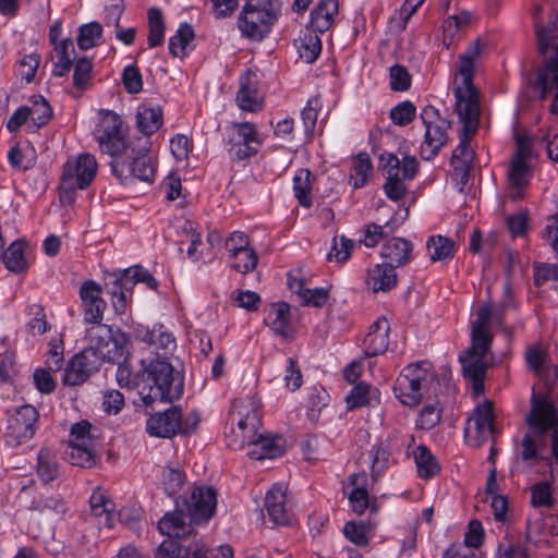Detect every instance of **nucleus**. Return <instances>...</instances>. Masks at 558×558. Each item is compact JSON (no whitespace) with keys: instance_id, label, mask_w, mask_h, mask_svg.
I'll return each instance as SVG.
<instances>
[{"instance_id":"nucleus-1","label":"nucleus","mask_w":558,"mask_h":558,"mask_svg":"<svg viewBox=\"0 0 558 558\" xmlns=\"http://www.w3.org/2000/svg\"><path fill=\"white\" fill-rule=\"evenodd\" d=\"M525 423L529 430L521 439L519 457L529 465L544 461L550 480L531 487V501L534 507L551 508L555 504L551 484L558 473V408L547 396L534 393Z\"/></svg>"},{"instance_id":"nucleus-13","label":"nucleus","mask_w":558,"mask_h":558,"mask_svg":"<svg viewBox=\"0 0 558 558\" xmlns=\"http://www.w3.org/2000/svg\"><path fill=\"white\" fill-rule=\"evenodd\" d=\"M39 412L31 404H24L14 410L8 421L5 439L12 446H19L31 440L38 427Z\"/></svg>"},{"instance_id":"nucleus-36","label":"nucleus","mask_w":558,"mask_h":558,"mask_svg":"<svg viewBox=\"0 0 558 558\" xmlns=\"http://www.w3.org/2000/svg\"><path fill=\"white\" fill-rule=\"evenodd\" d=\"M53 50L57 61L53 64L52 74L62 77L66 75L72 68V56L75 52L73 41L70 38L63 39L59 45L54 46Z\"/></svg>"},{"instance_id":"nucleus-54","label":"nucleus","mask_w":558,"mask_h":558,"mask_svg":"<svg viewBox=\"0 0 558 558\" xmlns=\"http://www.w3.org/2000/svg\"><path fill=\"white\" fill-rule=\"evenodd\" d=\"M416 114L415 106L407 100L402 101L390 110V119L397 125L404 126L411 123Z\"/></svg>"},{"instance_id":"nucleus-41","label":"nucleus","mask_w":558,"mask_h":558,"mask_svg":"<svg viewBox=\"0 0 558 558\" xmlns=\"http://www.w3.org/2000/svg\"><path fill=\"white\" fill-rule=\"evenodd\" d=\"M427 250L432 262L447 260L454 255V242L446 236H430Z\"/></svg>"},{"instance_id":"nucleus-28","label":"nucleus","mask_w":558,"mask_h":558,"mask_svg":"<svg viewBox=\"0 0 558 558\" xmlns=\"http://www.w3.org/2000/svg\"><path fill=\"white\" fill-rule=\"evenodd\" d=\"M338 0H318L315 9L311 13V29L324 33L330 28L333 17L338 13Z\"/></svg>"},{"instance_id":"nucleus-52","label":"nucleus","mask_w":558,"mask_h":558,"mask_svg":"<svg viewBox=\"0 0 558 558\" xmlns=\"http://www.w3.org/2000/svg\"><path fill=\"white\" fill-rule=\"evenodd\" d=\"M89 504L93 515L104 518V523L110 527L112 502L102 493L95 492L89 498Z\"/></svg>"},{"instance_id":"nucleus-20","label":"nucleus","mask_w":558,"mask_h":558,"mask_svg":"<svg viewBox=\"0 0 558 558\" xmlns=\"http://www.w3.org/2000/svg\"><path fill=\"white\" fill-rule=\"evenodd\" d=\"M112 168L119 177L128 171L133 178L148 183L153 182L156 177V165L147 154H141L136 157L128 155L125 158L116 160Z\"/></svg>"},{"instance_id":"nucleus-44","label":"nucleus","mask_w":558,"mask_h":558,"mask_svg":"<svg viewBox=\"0 0 558 558\" xmlns=\"http://www.w3.org/2000/svg\"><path fill=\"white\" fill-rule=\"evenodd\" d=\"M37 474L43 482L49 483L58 476V464L54 453L48 449L43 448L37 457Z\"/></svg>"},{"instance_id":"nucleus-47","label":"nucleus","mask_w":558,"mask_h":558,"mask_svg":"<svg viewBox=\"0 0 558 558\" xmlns=\"http://www.w3.org/2000/svg\"><path fill=\"white\" fill-rule=\"evenodd\" d=\"M7 268L13 272H23L28 265L24 257V247L21 242H13L4 252L2 258Z\"/></svg>"},{"instance_id":"nucleus-24","label":"nucleus","mask_w":558,"mask_h":558,"mask_svg":"<svg viewBox=\"0 0 558 558\" xmlns=\"http://www.w3.org/2000/svg\"><path fill=\"white\" fill-rule=\"evenodd\" d=\"M256 84L255 73L246 71L241 75L240 88L236 93V102L242 110L255 112L262 109L263 100Z\"/></svg>"},{"instance_id":"nucleus-19","label":"nucleus","mask_w":558,"mask_h":558,"mask_svg":"<svg viewBox=\"0 0 558 558\" xmlns=\"http://www.w3.org/2000/svg\"><path fill=\"white\" fill-rule=\"evenodd\" d=\"M186 505L191 522L199 524L207 521L216 510V492L210 487H195Z\"/></svg>"},{"instance_id":"nucleus-39","label":"nucleus","mask_w":558,"mask_h":558,"mask_svg":"<svg viewBox=\"0 0 558 558\" xmlns=\"http://www.w3.org/2000/svg\"><path fill=\"white\" fill-rule=\"evenodd\" d=\"M128 339L125 333L116 331L112 336L111 340L107 342L102 349L96 353L98 355L100 363L104 361L108 362H118L121 360L124 354L128 352L126 349Z\"/></svg>"},{"instance_id":"nucleus-29","label":"nucleus","mask_w":558,"mask_h":558,"mask_svg":"<svg viewBox=\"0 0 558 558\" xmlns=\"http://www.w3.org/2000/svg\"><path fill=\"white\" fill-rule=\"evenodd\" d=\"M531 178V168L527 162L520 160H512L508 171V179L510 184V197L512 199L522 198L524 189L529 184Z\"/></svg>"},{"instance_id":"nucleus-15","label":"nucleus","mask_w":558,"mask_h":558,"mask_svg":"<svg viewBox=\"0 0 558 558\" xmlns=\"http://www.w3.org/2000/svg\"><path fill=\"white\" fill-rule=\"evenodd\" d=\"M194 416V424L191 428L182 425L181 410L172 407L163 412L151 415L146 423V432L150 436L168 438L174 436L179 432L190 433L196 428L198 417Z\"/></svg>"},{"instance_id":"nucleus-23","label":"nucleus","mask_w":558,"mask_h":558,"mask_svg":"<svg viewBox=\"0 0 558 558\" xmlns=\"http://www.w3.org/2000/svg\"><path fill=\"white\" fill-rule=\"evenodd\" d=\"M389 322L385 317H379L369 327V331L363 340L364 354L368 357L383 354L389 345Z\"/></svg>"},{"instance_id":"nucleus-3","label":"nucleus","mask_w":558,"mask_h":558,"mask_svg":"<svg viewBox=\"0 0 558 558\" xmlns=\"http://www.w3.org/2000/svg\"><path fill=\"white\" fill-rule=\"evenodd\" d=\"M230 417L236 427L228 435V446L246 449V454L255 460L275 459L283 454V439L259 433L262 412L259 400L246 396L233 401Z\"/></svg>"},{"instance_id":"nucleus-40","label":"nucleus","mask_w":558,"mask_h":558,"mask_svg":"<svg viewBox=\"0 0 558 558\" xmlns=\"http://www.w3.org/2000/svg\"><path fill=\"white\" fill-rule=\"evenodd\" d=\"M194 37L195 33L193 27L187 23H182L169 40L170 53L173 57H185L187 53V47Z\"/></svg>"},{"instance_id":"nucleus-2","label":"nucleus","mask_w":558,"mask_h":558,"mask_svg":"<svg viewBox=\"0 0 558 558\" xmlns=\"http://www.w3.org/2000/svg\"><path fill=\"white\" fill-rule=\"evenodd\" d=\"M481 52L482 43L476 39L459 56L453 82L454 111L462 123V130L459 145L451 157V165L463 175H468L472 166L474 150L470 147V141L477 132L481 114L480 94L473 84L475 61Z\"/></svg>"},{"instance_id":"nucleus-34","label":"nucleus","mask_w":558,"mask_h":558,"mask_svg":"<svg viewBox=\"0 0 558 558\" xmlns=\"http://www.w3.org/2000/svg\"><path fill=\"white\" fill-rule=\"evenodd\" d=\"M25 106L29 120L36 129L43 128L52 118V109L49 102L40 95L31 97L28 104Z\"/></svg>"},{"instance_id":"nucleus-57","label":"nucleus","mask_w":558,"mask_h":558,"mask_svg":"<svg viewBox=\"0 0 558 558\" xmlns=\"http://www.w3.org/2000/svg\"><path fill=\"white\" fill-rule=\"evenodd\" d=\"M92 429L93 426L87 421H81L74 424L71 428V439L69 442L97 446V440L92 433Z\"/></svg>"},{"instance_id":"nucleus-33","label":"nucleus","mask_w":558,"mask_h":558,"mask_svg":"<svg viewBox=\"0 0 558 558\" xmlns=\"http://www.w3.org/2000/svg\"><path fill=\"white\" fill-rule=\"evenodd\" d=\"M314 177L308 169H299L293 177V191L299 204L303 207L312 205V189Z\"/></svg>"},{"instance_id":"nucleus-7","label":"nucleus","mask_w":558,"mask_h":558,"mask_svg":"<svg viewBox=\"0 0 558 558\" xmlns=\"http://www.w3.org/2000/svg\"><path fill=\"white\" fill-rule=\"evenodd\" d=\"M437 384V378L428 362H416L405 366L393 385L397 399L407 407H416L430 388Z\"/></svg>"},{"instance_id":"nucleus-4","label":"nucleus","mask_w":558,"mask_h":558,"mask_svg":"<svg viewBox=\"0 0 558 558\" xmlns=\"http://www.w3.org/2000/svg\"><path fill=\"white\" fill-rule=\"evenodd\" d=\"M471 323V347L460 356L463 376L472 381L475 398L484 392V379L489 366L488 355L493 342L490 331L492 308L481 305Z\"/></svg>"},{"instance_id":"nucleus-45","label":"nucleus","mask_w":558,"mask_h":558,"mask_svg":"<svg viewBox=\"0 0 558 558\" xmlns=\"http://www.w3.org/2000/svg\"><path fill=\"white\" fill-rule=\"evenodd\" d=\"M368 458L372 480L377 481L390 463V452L383 444H378L368 451Z\"/></svg>"},{"instance_id":"nucleus-46","label":"nucleus","mask_w":558,"mask_h":558,"mask_svg":"<svg viewBox=\"0 0 558 558\" xmlns=\"http://www.w3.org/2000/svg\"><path fill=\"white\" fill-rule=\"evenodd\" d=\"M148 46L155 48L163 43L165 38V24L161 11L156 8H151L148 11Z\"/></svg>"},{"instance_id":"nucleus-17","label":"nucleus","mask_w":558,"mask_h":558,"mask_svg":"<svg viewBox=\"0 0 558 558\" xmlns=\"http://www.w3.org/2000/svg\"><path fill=\"white\" fill-rule=\"evenodd\" d=\"M493 402L486 400L477 405L465 426V437L473 441L474 446H481L494 434Z\"/></svg>"},{"instance_id":"nucleus-60","label":"nucleus","mask_w":558,"mask_h":558,"mask_svg":"<svg viewBox=\"0 0 558 558\" xmlns=\"http://www.w3.org/2000/svg\"><path fill=\"white\" fill-rule=\"evenodd\" d=\"M441 417V410L436 404L425 405L416 420V426L421 429H432L436 426Z\"/></svg>"},{"instance_id":"nucleus-21","label":"nucleus","mask_w":558,"mask_h":558,"mask_svg":"<svg viewBox=\"0 0 558 558\" xmlns=\"http://www.w3.org/2000/svg\"><path fill=\"white\" fill-rule=\"evenodd\" d=\"M265 508L270 520L278 525H287L291 522V507L288 504L286 487L281 484L274 485L265 497Z\"/></svg>"},{"instance_id":"nucleus-61","label":"nucleus","mask_w":558,"mask_h":558,"mask_svg":"<svg viewBox=\"0 0 558 558\" xmlns=\"http://www.w3.org/2000/svg\"><path fill=\"white\" fill-rule=\"evenodd\" d=\"M534 283L543 286L548 281H558V265L548 263H535L533 265Z\"/></svg>"},{"instance_id":"nucleus-43","label":"nucleus","mask_w":558,"mask_h":558,"mask_svg":"<svg viewBox=\"0 0 558 558\" xmlns=\"http://www.w3.org/2000/svg\"><path fill=\"white\" fill-rule=\"evenodd\" d=\"M378 390L372 388L367 384H359L354 386L351 392L347 397L348 409L352 410L355 408L368 405L373 400L378 402Z\"/></svg>"},{"instance_id":"nucleus-42","label":"nucleus","mask_w":558,"mask_h":558,"mask_svg":"<svg viewBox=\"0 0 558 558\" xmlns=\"http://www.w3.org/2000/svg\"><path fill=\"white\" fill-rule=\"evenodd\" d=\"M414 459L421 477L429 478L439 472V465L426 446L421 445L416 448Z\"/></svg>"},{"instance_id":"nucleus-27","label":"nucleus","mask_w":558,"mask_h":558,"mask_svg":"<svg viewBox=\"0 0 558 558\" xmlns=\"http://www.w3.org/2000/svg\"><path fill=\"white\" fill-rule=\"evenodd\" d=\"M193 522L186 523L181 510L167 512L158 522L159 531L170 538H184L193 533Z\"/></svg>"},{"instance_id":"nucleus-31","label":"nucleus","mask_w":558,"mask_h":558,"mask_svg":"<svg viewBox=\"0 0 558 558\" xmlns=\"http://www.w3.org/2000/svg\"><path fill=\"white\" fill-rule=\"evenodd\" d=\"M350 484L353 486L349 495V500L352 510L356 514H362L369 506V496L366 489L367 475L363 473H355L350 476Z\"/></svg>"},{"instance_id":"nucleus-18","label":"nucleus","mask_w":558,"mask_h":558,"mask_svg":"<svg viewBox=\"0 0 558 558\" xmlns=\"http://www.w3.org/2000/svg\"><path fill=\"white\" fill-rule=\"evenodd\" d=\"M135 337L146 344L153 353L165 357L177 348L174 336L163 325H155L151 328L138 326L135 330Z\"/></svg>"},{"instance_id":"nucleus-53","label":"nucleus","mask_w":558,"mask_h":558,"mask_svg":"<svg viewBox=\"0 0 558 558\" xmlns=\"http://www.w3.org/2000/svg\"><path fill=\"white\" fill-rule=\"evenodd\" d=\"M64 345L60 337H54L49 342L46 364L49 371L58 372L61 369L64 360Z\"/></svg>"},{"instance_id":"nucleus-48","label":"nucleus","mask_w":558,"mask_h":558,"mask_svg":"<svg viewBox=\"0 0 558 558\" xmlns=\"http://www.w3.org/2000/svg\"><path fill=\"white\" fill-rule=\"evenodd\" d=\"M114 333L116 332L108 325H93L86 331V337L89 342V347L86 348V350H93L95 353L99 352L102 347H105L107 342L111 340Z\"/></svg>"},{"instance_id":"nucleus-32","label":"nucleus","mask_w":558,"mask_h":558,"mask_svg":"<svg viewBox=\"0 0 558 558\" xmlns=\"http://www.w3.org/2000/svg\"><path fill=\"white\" fill-rule=\"evenodd\" d=\"M265 322L277 335L282 337L289 336L291 332L289 304L284 302L274 304Z\"/></svg>"},{"instance_id":"nucleus-30","label":"nucleus","mask_w":558,"mask_h":558,"mask_svg":"<svg viewBox=\"0 0 558 558\" xmlns=\"http://www.w3.org/2000/svg\"><path fill=\"white\" fill-rule=\"evenodd\" d=\"M64 457L73 465L92 468L97 461V446L69 442Z\"/></svg>"},{"instance_id":"nucleus-26","label":"nucleus","mask_w":558,"mask_h":558,"mask_svg":"<svg viewBox=\"0 0 558 558\" xmlns=\"http://www.w3.org/2000/svg\"><path fill=\"white\" fill-rule=\"evenodd\" d=\"M397 272L391 265L377 264L367 270L366 286L373 292H387L397 286Z\"/></svg>"},{"instance_id":"nucleus-63","label":"nucleus","mask_w":558,"mask_h":558,"mask_svg":"<svg viewBox=\"0 0 558 558\" xmlns=\"http://www.w3.org/2000/svg\"><path fill=\"white\" fill-rule=\"evenodd\" d=\"M124 88L130 94H137L143 88L142 74L136 65H128L122 73Z\"/></svg>"},{"instance_id":"nucleus-6","label":"nucleus","mask_w":558,"mask_h":558,"mask_svg":"<svg viewBox=\"0 0 558 558\" xmlns=\"http://www.w3.org/2000/svg\"><path fill=\"white\" fill-rule=\"evenodd\" d=\"M142 401L151 405L156 400L173 401L183 392V378L167 357L142 360Z\"/></svg>"},{"instance_id":"nucleus-9","label":"nucleus","mask_w":558,"mask_h":558,"mask_svg":"<svg viewBox=\"0 0 558 558\" xmlns=\"http://www.w3.org/2000/svg\"><path fill=\"white\" fill-rule=\"evenodd\" d=\"M380 162L386 171L384 192L386 196L397 202L407 194L405 181L412 180L418 171V161L413 156H404L400 160L393 154H383Z\"/></svg>"},{"instance_id":"nucleus-62","label":"nucleus","mask_w":558,"mask_h":558,"mask_svg":"<svg viewBox=\"0 0 558 558\" xmlns=\"http://www.w3.org/2000/svg\"><path fill=\"white\" fill-rule=\"evenodd\" d=\"M162 483L169 496L175 495L184 483V473L178 469L166 468L162 472Z\"/></svg>"},{"instance_id":"nucleus-5","label":"nucleus","mask_w":558,"mask_h":558,"mask_svg":"<svg viewBox=\"0 0 558 558\" xmlns=\"http://www.w3.org/2000/svg\"><path fill=\"white\" fill-rule=\"evenodd\" d=\"M535 34L538 52L544 65L538 70L536 87L541 99L553 96L549 111L558 116V28L555 19L546 23L535 19Z\"/></svg>"},{"instance_id":"nucleus-59","label":"nucleus","mask_w":558,"mask_h":558,"mask_svg":"<svg viewBox=\"0 0 558 558\" xmlns=\"http://www.w3.org/2000/svg\"><path fill=\"white\" fill-rule=\"evenodd\" d=\"M40 57L37 53H31L28 56H24L19 62L16 66V73L27 83H31L36 75L37 69L39 66Z\"/></svg>"},{"instance_id":"nucleus-50","label":"nucleus","mask_w":558,"mask_h":558,"mask_svg":"<svg viewBox=\"0 0 558 558\" xmlns=\"http://www.w3.org/2000/svg\"><path fill=\"white\" fill-rule=\"evenodd\" d=\"M93 63L87 58H81L74 65L73 86L80 93L90 86Z\"/></svg>"},{"instance_id":"nucleus-35","label":"nucleus","mask_w":558,"mask_h":558,"mask_svg":"<svg viewBox=\"0 0 558 558\" xmlns=\"http://www.w3.org/2000/svg\"><path fill=\"white\" fill-rule=\"evenodd\" d=\"M137 128L144 135H151L162 125V111L160 107H143L136 114Z\"/></svg>"},{"instance_id":"nucleus-11","label":"nucleus","mask_w":558,"mask_h":558,"mask_svg":"<svg viewBox=\"0 0 558 558\" xmlns=\"http://www.w3.org/2000/svg\"><path fill=\"white\" fill-rule=\"evenodd\" d=\"M420 117L425 128L420 154L424 160H432L448 143V131L451 128V122L441 117L437 108L429 105L422 109Z\"/></svg>"},{"instance_id":"nucleus-51","label":"nucleus","mask_w":558,"mask_h":558,"mask_svg":"<svg viewBox=\"0 0 558 558\" xmlns=\"http://www.w3.org/2000/svg\"><path fill=\"white\" fill-rule=\"evenodd\" d=\"M116 377L120 387L136 388L142 397V368L134 374L132 367L126 362L119 363Z\"/></svg>"},{"instance_id":"nucleus-56","label":"nucleus","mask_w":558,"mask_h":558,"mask_svg":"<svg viewBox=\"0 0 558 558\" xmlns=\"http://www.w3.org/2000/svg\"><path fill=\"white\" fill-rule=\"evenodd\" d=\"M245 255L236 254L231 259V268L241 274L253 271L258 262V257L253 248L244 250Z\"/></svg>"},{"instance_id":"nucleus-14","label":"nucleus","mask_w":558,"mask_h":558,"mask_svg":"<svg viewBox=\"0 0 558 558\" xmlns=\"http://www.w3.org/2000/svg\"><path fill=\"white\" fill-rule=\"evenodd\" d=\"M229 154L232 158L243 160L257 154L262 142L255 124L251 122L233 123L228 140Z\"/></svg>"},{"instance_id":"nucleus-8","label":"nucleus","mask_w":558,"mask_h":558,"mask_svg":"<svg viewBox=\"0 0 558 558\" xmlns=\"http://www.w3.org/2000/svg\"><path fill=\"white\" fill-rule=\"evenodd\" d=\"M280 8L277 0H247L239 16L242 35L262 40L278 19Z\"/></svg>"},{"instance_id":"nucleus-25","label":"nucleus","mask_w":558,"mask_h":558,"mask_svg":"<svg viewBox=\"0 0 558 558\" xmlns=\"http://www.w3.org/2000/svg\"><path fill=\"white\" fill-rule=\"evenodd\" d=\"M412 243L403 238H392L383 245L380 255L391 265L393 269L396 267H402L410 263L412 259Z\"/></svg>"},{"instance_id":"nucleus-22","label":"nucleus","mask_w":558,"mask_h":558,"mask_svg":"<svg viewBox=\"0 0 558 558\" xmlns=\"http://www.w3.org/2000/svg\"><path fill=\"white\" fill-rule=\"evenodd\" d=\"M105 289L111 295L114 311L123 314L126 311L133 289V281L128 277L125 270L110 275L105 281Z\"/></svg>"},{"instance_id":"nucleus-58","label":"nucleus","mask_w":558,"mask_h":558,"mask_svg":"<svg viewBox=\"0 0 558 558\" xmlns=\"http://www.w3.org/2000/svg\"><path fill=\"white\" fill-rule=\"evenodd\" d=\"M225 248L229 253V257H232L236 254L245 255L244 250L252 247L250 246L248 236L244 232L234 231L226 239Z\"/></svg>"},{"instance_id":"nucleus-38","label":"nucleus","mask_w":558,"mask_h":558,"mask_svg":"<svg viewBox=\"0 0 558 558\" xmlns=\"http://www.w3.org/2000/svg\"><path fill=\"white\" fill-rule=\"evenodd\" d=\"M372 171L373 165L369 156L366 153H360L353 159L349 182L354 189H360L367 183Z\"/></svg>"},{"instance_id":"nucleus-16","label":"nucleus","mask_w":558,"mask_h":558,"mask_svg":"<svg viewBox=\"0 0 558 558\" xmlns=\"http://www.w3.org/2000/svg\"><path fill=\"white\" fill-rule=\"evenodd\" d=\"M100 365L98 355L93 350L84 349L69 361L63 376L64 385H82L93 374L98 372Z\"/></svg>"},{"instance_id":"nucleus-49","label":"nucleus","mask_w":558,"mask_h":558,"mask_svg":"<svg viewBox=\"0 0 558 558\" xmlns=\"http://www.w3.org/2000/svg\"><path fill=\"white\" fill-rule=\"evenodd\" d=\"M102 35V26L98 22L84 24L78 29L77 46L81 50H88L98 45Z\"/></svg>"},{"instance_id":"nucleus-10","label":"nucleus","mask_w":558,"mask_h":558,"mask_svg":"<svg viewBox=\"0 0 558 558\" xmlns=\"http://www.w3.org/2000/svg\"><path fill=\"white\" fill-rule=\"evenodd\" d=\"M97 161L92 154H81L70 158L64 167L60 186L62 202H72L75 189L84 190L93 182L97 173Z\"/></svg>"},{"instance_id":"nucleus-55","label":"nucleus","mask_w":558,"mask_h":558,"mask_svg":"<svg viewBox=\"0 0 558 558\" xmlns=\"http://www.w3.org/2000/svg\"><path fill=\"white\" fill-rule=\"evenodd\" d=\"M353 247L354 243L352 240L340 236L338 241L337 238H335L333 244L327 255V259L329 262L335 260L337 263H343L351 256Z\"/></svg>"},{"instance_id":"nucleus-64","label":"nucleus","mask_w":558,"mask_h":558,"mask_svg":"<svg viewBox=\"0 0 558 558\" xmlns=\"http://www.w3.org/2000/svg\"><path fill=\"white\" fill-rule=\"evenodd\" d=\"M320 108V99L318 97H312L302 110L301 117L306 132L312 133L315 129Z\"/></svg>"},{"instance_id":"nucleus-12","label":"nucleus","mask_w":558,"mask_h":558,"mask_svg":"<svg viewBox=\"0 0 558 558\" xmlns=\"http://www.w3.org/2000/svg\"><path fill=\"white\" fill-rule=\"evenodd\" d=\"M95 136L104 153L112 157L126 153L128 147L122 131V121L113 111L101 113L100 121L95 130Z\"/></svg>"},{"instance_id":"nucleus-37","label":"nucleus","mask_w":558,"mask_h":558,"mask_svg":"<svg viewBox=\"0 0 558 558\" xmlns=\"http://www.w3.org/2000/svg\"><path fill=\"white\" fill-rule=\"evenodd\" d=\"M313 29H307L299 39L298 51L306 63L314 62L322 51V40Z\"/></svg>"}]
</instances>
